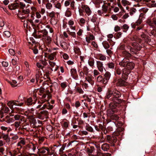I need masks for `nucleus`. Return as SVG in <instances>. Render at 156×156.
Segmentation results:
<instances>
[{
    "label": "nucleus",
    "instance_id": "5701e85b",
    "mask_svg": "<svg viewBox=\"0 0 156 156\" xmlns=\"http://www.w3.org/2000/svg\"><path fill=\"white\" fill-rule=\"evenodd\" d=\"M74 24V21L72 20H70L68 22V24L70 29L72 30H75L76 27L73 26Z\"/></svg>",
    "mask_w": 156,
    "mask_h": 156
},
{
    "label": "nucleus",
    "instance_id": "ddd939ff",
    "mask_svg": "<svg viewBox=\"0 0 156 156\" xmlns=\"http://www.w3.org/2000/svg\"><path fill=\"white\" fill-rule=\"evenodd\" d=\"M96 65L99 71L101 73H102L103 72L104 69H105L103 66V62L100 61H97Z\"/></svg>",
    "mask_w": 156,
    "mask_h": 156
},
{
    "label": "nucleus",
    "instance_id": "c03bdc74",
    "mask_svg": "<svg viewBox=\"0 0 156 156\" xmlns=\"http://www.w3.org/2000/svg\"><path fill=\"white\" fill-rule=\"evenodd\" d=\"M104 76L107 80H109L111 76V74L108 72H106L104 74Z\"/></svg>",
    "mask_w": 156,
    "mask_h": 156
},
{
    "label": "nucleus",
    "instance_id": "2eb2a0df",
    "mask_svg": "<svg viewBox=\"0 0 156 156\" xmlns=\"http://www.w3.org/2000/svg\"><path fill=\"white\" fill-rule=\"evenodd\" d=\"M81 8L84 10L86 14L89 16L91 14L92 11L89 7L87 5H82Z\"/></svg>",
    "mask_w": 156,
    "mask_h": 156
},
{
    "label": "nucleus",
    "instance_id": "338daca9",
    "mask_svg": "<svg viewBox=\"0 0 156 156\" xmlns=\"http://www.w3.org/2000/svg\"><path fill=\"white\" fill-rule=\"evenodd\" d=\"M19 6H20V8L22 9L25 8L26 5L23 2H20L19 3Z\"/></svg>",
    "mask_w": 156,
    "mask_h": 156
},
{
    "label": "nucleus",
    "instance_id": "de8ad7c7",
    "mask_svg": "<svg viewBox=\"0 0 156 156\" xmlns=\"http://www.w3.org/2000/svg\"><path fill=\"white\" fill-rule=\"evenodd\" d=\"M83 71L85 73L86 75H87L88 73L89 69L86 66H84L83 68Z\"/></svg>",
    "mask_w": 156,
    "mask_h": 156
},
{
    "label": "nucleus",
    "instance_id": "774afa93",
    "mask_svg": "<svg viewBox=\"0 0 156 156\" xmlns=\"http://www.w3.org/2000/svg\"><path fill=\"white\" fill-rule=\"evenodd\" d=\"M151 35L156 36V30H153L151 31L149 35L151 36Z\"/></svg>",
    "mask_w": 156,
    "mask_h": 156
},
{
    "label": "nucleus",
    "instance_id": "4468645a",
    "mask_svg": "<svg viewBox=\"0 0 156 156\" xmlns=\"http://www.w3.org/2000/svg\"><path fill=\"white\" fill-rule=\"evenodd\" d=\"M141 14L140 15L139 18L135 23H131V25L132 27L133 28H135L136 26H138L140 25L142 22V19L141 18Z\"/></svg>",
    "mask_w": 156,
    "mask_h": 156
},
{
    "label": "nucleus",
    "instance_id": "f257e3e1",
    "mask_svg": "<svg viewBox=\"0 0 156 156\" xmlns=\"http://www.w3.org/2000/svg\"><path fill=\"white\" fill-rule=\"evenodd\" d=\"M119 65L121 66L124 68L122 71V78L126 80L128 78L130 70L134 68V64L132 62L129 61L127 58H125L119 63Z\"/></svg>",
    "mask_w": 156,
    "mask_h": 156
},
{
    "label": "nucleus",
    "instance_id": "f704fd0d",
    "mask_svg": "<svg viewBox=\"0 0 156 156\" xmlns=\"http://www.w3.org/2000/svg\"><path fill=\"white\" fill-rule=\"evenodd\" d=\"M9 82L13 87H15L17 86L18 84H17V82L15 80H12Z\"/></svg>",
    "mask_w": 156,
    "mask_h": 156
},
{
    "label": "nucleus",
    "instance_id": "9b49d317",
    "mask_svg": "<svg viewBox=\"0 0 156 156\" xmlns=\"http://www.w3.org/2000/svg\"><path fill=\"white\" fill-rule=\"evenodd\" d=\"M147 23L152 27L156 26V18H150L147 20Z\"/></svg>",
    "mask_w": 156,
    "mask_h": 156
},
{
    "label": "nucleus",
    "instance_id": "3c124183",
    "mask_svg": "<svg viewBox=\"0 0 156 156\" xmlns=\"http://www.w3.org/2000/svg\"><path fill=\"white\" fill-rule=\"evenodd\" d=\"M72 13L71 11L69 10H67L65 13V16L68 17L70 16H71Z\"/></svg>",
    "mask_w": 156,
    "mask_h": 156
},
{
    "label": "nucleus",
    "instance_id": "a878e982",
    "mask_svg": "<svg viewBox=\"0 0 156 156\" xmlns=\"http://www.w3.org/2000/svg\"><path fill=\"white\" fill-rule=\"evenodd\" d=\"M94 39V36L92 35H90L86 37V41L88 43H90V41H92Z\"/></svg>",
    "mask_w": 156,
    "mask_h": 156
},
{
    "label": "nucleus",
    "instance_id": "bf43d9fd",
    "mask_svg": "<svg viewBox=\"0 0 156 156\" xmlns=\"http://www.w3.org/2000/svg\"><path fill=\"white\" fill-rule=\"evenodd\" d=\"M94 148L91 147L90 148H88L86 150L87 152L89 154H91L93 152Z\"/></svg>",
    "mask_w": 156,
    "mask_h": 156
},
{
    "label": "nucleus",
    "instance_id": "9d476101",
    "mask_svg": "<svg viewBox=\"0 0 156 156\" xmlns=\"http://www.w3.org/2000/svg\"><path fill=\"white\" fill-rule=\"evenodd\" d=\"M26 148L29 152H31L30 154L31 155H33L34 154V153L35 152L36 150V146L33 144L32 145L28 144L26 145Z\"/></svg>",
    "mask_w": 156,
    "mask_h": 156
},
{
    "label": "nucleus",
    "instance_id": "79ce46f5",
    "mask_svg": "<svg viewBox=\"0 0 156 156\" xmlns=\"http://www.w3.org/2000/svg\"><path fill=\"white\" fill-rule=\"evenodd\" d=\"M102 44L104 48L105 49H107L108 48L110 47L109 44H108V43L107 41H105L103 42L102 43Z\"/></svg>",
    "mask_w": 156,
    "mask_h": 156
},
{
    "label": "nucleus",
    "instance_id": "f8f14e48",
    "mask_svg": "<svg viewBox=\"0 0 156 156\" xmlns=\"http://www.w3.org/2000/svg\"><path fill=\"white\" fill-rule=\"evenodd\" d=\"M13 116V115H6L4 119H3V121L5 122L8 123L13 122L14 121V120L12 117Z\"/></svg>",
    "mask_w": 156,
    "mask_h": 156
},
{
    "label": "nucleus",
    "instance_id": "393cba45",
    "mask_svg": "<svg viewBox=\"0 0 156 156\" xmlns=\"http://www.w3.org/2000/svg\"><path fill=\"white\" fill-rule=\"evenodd\" d=\"M107 67L109 69H114L115 67V63L112 62H109L106 64Z\"/></svg>",
    "mask_w": 156,
    "mask_h": 156
},
{
    "label": "nucleus",
    "instance_id": "473e14b6",
    "mask_svg": "<svg viewBox=\"0 0 156 156\" xmlns=\"http://www.w3.org/2000/svg\"><path fill=\"white\" fill-rule=\"evenodd\" d=\"M21 123V121H16L15 122L14 124V125L16 129H17L18 128L19 130L21 128L20 126V124Z\"/></svg>",
    "mask_w": 156,
    "mask_h": 156
},
{
    "label": "nucleus",
    "instance_id": "a18cd8bd",
    "mask_svg": "<svg viewBox=\"0 0 156 156\" xmlns=\"http://www.w3.org/2000/svg\"><path fill=\"white\" fill-rule=\"evenodd\" d=\"M136 9L134 8L131 9L130 10V15L131 16H133L136 13Z\"/></svg>",
    "mask_w": 156,
    "mask_h": 156
},
{
    "label": "nucleus",
    "instance_id": "b1692460",
    "mask_svg": "<svg viewBox=\"0 0 156 156\" xmlns=\"http://www.w3.org/2000/svg\"><path fill=\"white\" fill-rule=\"evenodd\" d=\"M26 141L23 139H22L20 140V141L17 144V147H20L21 148L22 147V146L24 145L25 144Z\"/></svg>",
    "mask_w": 156,
    "mask_h": 156
},
{
    "label": "nucleus",
    "instance_id": "2f4dec72",
    "mask_svg": "<svg viewBox=\"0 0 156 156\" xmlns=\"http://www.w3.org/2000/svg\"><path fill=\"white\" fill-rule=\"evenodd\" d=\"M50 23L53 25H55L57 23L58 20L55 18H51L50 20Z\"/></svg>",
    "mask_w": 156,
    "mask_h": 156
},
{
    "label": "nucleus",
    "instance_id": "f3484780",
    "mask_svg": "<svg viewBox=\"0 0 156 156\" xmlns=\"http://www.w3.org/2000/svg\"><path fill=\"white\" fill-rule=\"evenodd\" d=\"M107 140L109 143L114 144L116 142L117 139L115 137L108 135L107 136Z\"/></svg>",
    "mask_w": 156,
    "mask_h": 156
},
{
    "label": "nucleus",
    "instance_id": "c85d7f7f",
    "mask_svg": "<svg viewBox=\"0 0 156 156\" xmlns=\"http://www.w3.org/2000/svg\"><path fill=\"white\" fill-rule=\"evenodd\" d=\"M109 148V145L107 143H105L101 146V149L104 151H107Z\"/></svg>",
    "mask_w": 156,
    "mask_h": 156
},
{
    "label": "nucleus",
    "instance_id": "e433bc0d",
    "mask_svg": "<svg viewBox=\"0 0 156 156\" xmlns=\"http://www.w3.org/2000/svg\"><path fill=\"white\" fill-rule=\"evenodd\" d=\"M41 72L40 70L37 69L36 70V79L37 81H38V79L41 75Z\"/></svg>",
    "mask_w": 156,
    "mask_h": 156
},
{
    "label": "nucleus",
    "instance_id": "e2e57ef3",
    "mask_svg": "<svg viewBox=\"0 0 156 156\" xmlns=\"http://www.w3.org/2000/svg\"><path fill=\"white\" fill-rule=\"evenodd\" d=\"M44 26L43 25L41 22L40 23H38L37 25V27L38 28V29H42Z\"/></svg>",
    "mask_w": 156,
    "mask_h": 156
},
{
    "label": "nucleus",
    "instance_id": "6ab92c4d",
    "mask_svg": "<svg viewBox=\"0 0 156 156\" xmlns=\"http://www.w3.org/2000/svg\"><path fill=\"white\" fill-rule=\"evenodd\" d=\"M42 3L45 4L46 7L48 9H51L52 7V5L49 2L48 0H43Z\"/></svg>",
    "mask_w": 156,
    "mask_h": 156
},
{
    "label": "nucleus",
    "instance_id": "c9c22d12",
    "mask_svg": "<svg viewBox=\"0 0 156 156\" xmlns=\"http://www.w3.org/2000/svg\"><path fill=\"white\" fill-rule=\"evenodd\" d=\"M122 4L124 6L129 5H130V2L126 0H122L121 1Z\"/></svg>",
    "mask_w": 156,
    "mask_h": 156
},
{
    "label": "nucleus",
    "instance_id": "ea45409f",
    "mask_svg": "<svg viewBox=\"0 0 156 156\" xmlns=\"http://www.w3.org/2000/svg\"><path fill=\"white\" fill-rule=\"evenodd\" d=\"M85 129L86 130L90 132H92L93 130L92 128L88 124L86 126Z\"/></svg>",
    "mask_w": 156,
    "mask_h": 156
},
{
    "label": "nucleus",
    "instance_id": "39448f33",
    "mask_svg": "<svg viewBox=\"0 0 156 156\" xmlns=\"http://www.w3.org/2000/svg\"><path fill=\"white\" fill-rule=\"evenodd\" d=\"M33 114L36 117L40 119H44V118H48V113L46 111H40L34 110V111Z\"/></svg>",
    "mask_w": 156,
    "mask_h": 156
},
{
    "label": "nucleus",
    "instance_id": "a211bd4d",
    "mask_svg": "<svg viewBox=\"0 0 156 156\" xmlns=\"http://www.w3.org/2000/svg\"><path fill=\"white\" fill-rule=\"evenodd\" d=\"M115 84L117 86L122 87L125 86L126 84V83L124 80L121 79H119L115 82Z\"/></svg>",
    "mask_w": 156,
    "mask_h": 156
},
{
    "label": "nucleus",
    "instance_id": "37998d69",
    "mask_svg": "<svg viewBox=\"0 0 156 156\" xmlns=\"http://www.w3.org/2000/svg\"><path fill=\"white\" fill-rule=\"evenodd\" d=\"M102 8L103 11L105 13H106L107 12L108 9V6H106V5H103Z\"/></svg>",
    "mask_w": 156,
    "mask_h": 156
},
{
    "label": "nucleus",
    "instance_id": "8fccbe9b",
    "mask_svg": "<svg viewBox=\"0 0 156 156\" xmlns=\"http://www.w3.org/2000/svg\"><path fill=\"white\" fill-rule=\"evenodd\" d=\"M18 58L16 57L15 58H13L12 60V62L13 65H15L16 64L17 61L18 60Z\"/></svg>",
    "mask_w": 156,
    "mask_h": 156
},
{
    "label": "nucleus",
    "instance_id": "72a5a7b5",
    "mask_svg": "<svg viewBox=\"0 0 156 156\" xmlns=\"http://www.w3.org/2000/svg\"><path fill=\"white\" fill-rule=\"evenodd\" d=\"M88 64L91 67L93 68L94 64V60L93 58H90L88 61Z\"/></svg>",
    "mask_w": 156,
    "mask_h": 156
},
{
    "label": "nucleus",
    "instance_id": "0e129e2a",
    "mask_svg": "<svg viewBox=\"0 0 156 156\" xmlns=\"http://www.w3.org/2000/svg\"><path fill=\"white\" fill-rule=\"evenodd\" d=\"M4 34L8 37H9L11 36V34L9 31H6L4 32Z\"/></svg>",
    "mask_w": 156,
    "mask_h": 156
},
{
    "label": "nucleus",
    "instance_id": "864d4df0",
    "mask_svg": "<svg viewBox=\"0 0 156 156\" xmlns=\"http://www.w3.org/2000/svg\"><path fill=\"white\" fill-rule=\"evenodd\" d=\"M118 0H108L111 3H112V8L113 7V6L114 5H115L117 4V1Z\"/></svg>",
    "mask_w": 156,
    "mask_h": 156
},
{
    "label": "nucleus",
    "instance_id": "0eeeda50",
    "mask_svg": "<svg viewBox=\"0 0 156 156\" xmlns=\"http://www.w3.org/2000/svg\"><path fill=\"white\" fill-rule=\"evenodd\" d=\"M30 12V9L27 8H25L23 9L22 12L19 13L18 16L19 18L23 19L27 17Z\"/></svg>",
    "mask_w": 156,
    "mask_h": 156
},
{
    "label": "nucleus",
    "instance_id": "6e6d98bb",
    "mask_svg": "<svg viewBox=\"0 0 156 156\" xmlns=\"http://www.w3.org/2000/svg\"><path fill=\"white\" fill-rule=\"evenodd\" d=\"M97 80L98 82L102 83V80H103L102 76L101 75L97 77Z\"/></svg>",
    "mask_w": 156,
    "mask_h": 156
},
{
    "label": "nucleus",
    "instance_id": "4be33fe9",
    "mask_svg": "<svg viewBox=\"0 0 156 156\" xmlns=\"http://www.w3.org/2000/svg\"><path fill=\"white\" fill-rule=\"evenodd\" d=\"M116 110H112L109 109L107 111V114L108 116L111 118V117L116 112Z\"/></svg>",
    "mask_w": 156,
    "mask_h": 156
},
{
    "label": "nucleus",
    "instance_id": "58836bf2",
    "mask_svg": "<svg viewBox=\"0 0 156 156\" xmlns=\"http://www.w3.org/2000/svg\"><path fill=\"white\" fill-rule=\"evenodd\" d=\"M105 97V98L107 99H109L110 97H111V98H112V91L111 90H108V92L107 93Z\"/></svg>",
    "mask_w": 156,
    "mask_h": 156
},
{
    "label": "nucleus",
    "instance_id": "13d9d810",
    "mask_svg": "<svg viewBox=\"0 0 156 156\" xmlns=\"http://www.w3.org/2000/svg\"><path fill=\"white\" fill-rule=\"evenodd\" d=\"M93 74L94 76H96L100 74V72L97 69H94L93 71Z\"/></svg>",
    "mask_w": 156,
    "mask_h": 156
},
{
    "label": "nucleus",
    "instance_id": "69168bd1",
    "mask_svg": "<svg viewBox=\"0 0 156 156\" xmlns=\"http://www.w3.org/2000/svg\"><path fill=\"white\" fill-rule=\"evenodd\" d=\"M9 109L7 107H5L3 108L1 111L2 113H7L9 111Z\"/></svg>",
    "mask_w": 156,
    "mask_h": 156
},
{
    "label": "nucleus",
    "instance_id": "dca6fc26",
    "mask_svg": "<svg viewBox=\"0 0 156 156\" xmlns=\"http://www.w3.org/2000/svg\"><path fill=\"white\" fill-rule=\"evenodd\" d=\"M70 73L73 78L75 80L78 79V76L76 69L74 68H72L70 70Z\"/></svg>",
    "mask_w": 156,
    "mask_h": 156
},
{
    "label": "nucleus",
    "instance_id": "7c9ffc66",
    "mask_svg": "<svg viewBox=\"0 0 156 156\" xmlns=\"http://www.w3.org/2000/svg\"><path fill=\"white\" fill-rule=\"evenodd\" d=\"M141 37L145 42H148L149 41V39L147 36L145 35L144 34H143L141 35Z\"/></svg>",
    "mask_w": 156,
    "mask_h": 156
},
{
    "label": "nucleus",
    "instance_id": "f03ea898",
    "mask_svg": "<svg viewBox=\"0 0 156 156\" xmlns=\"http://www.w3.org/2000/svg\"><path fill=\"white\" fill-rule=\"evenodd\" d=\"M131 40L133 42L132 44L133 47L131 48L130 49L131 54L126 51H124L123 52L124 56L127 57H130L131 54H137L138 51L140 50L141 48V45L138 44V43L140 44L141 43V40L138 38L137 36H134L131 38Z\"/></svg>",
    "mask_w": 156,
    "mask_h": 156
},
{
    "label": "nucleus",
    "instance_id": "a19ab883",
    "mask_svg": "<svg viewBox=\"0 0 156 156\" xmlns=\"http://www.w3.org/2000/svg\"><path fill=\"white\" fill-rule=\"evenodd\" d=\"M111 118L113 120L117 121L119 119V117L115 113L111 117Z\"/></svg>",
    "mask_w": 156,
    "mask_h": 156
},
{
    "label": "nucleus",
    "instance_id": "603ef678",
    "mask_svg": "<svg viewBox=\"0 0 156 156\" xmlns=\"http://www.w3.org/2000/svg\"><path fill=\"white\" fill-rule=\"evenodd\" d=\"M46 28H47L48 29V30L50 33H53V32H54L53 30V28L52 27H51L49 25H46Z\"/></svg>",
    "mask_w": 156,
    "mask_h": 156
},
{
    "label": "nucleus",
    "instance_id": "7ed1b4c3",
    "mask_svg": "<svg viewBox=\"0 0 156 156\" xmlns=\"http://www.w3.org/2000/svg\"><path fill=\"white\" fill-rule=\"evenodd\" d=\"M24 101H25L24 98L23 96H20L17 100L10 101L8 102L7 105L12 109V113H18L19 112L20 109L16 106L21 107L23 106L24 104Z\"/></svg>",
    "mask_w": 156,
    "mask_h": 156
},
{
    "label": "nucleus",
    "instance_id": "bb28decb",
    "mask_svg": "<svg viewBox=\"0 0 156 156\" xmlns=\"http://www.w3.org/2000/svg\"><path fill=\"white\" fill-rule=\"evenodd\" d=\"M56 55V53L55 52H53L48 56V58L50 60H53L54 59Z\"/></svg>",
    "mask_w": 156,
    "mask_h": 156
},
{
    "label": "nucleus",
    "instance_id": "aec40b11",
    "mask_svg": "<svg viewBox=\"0 0 156 156\" xmlns=\"http://www.w3.org/2000/svg\"><path fill=\"white\" fill-rule=\"evenodd\" d=\"M120 103H116L115 102L113 101L109 105V108L111 109L114 110L118 106V105Z\"/></svg>",
    "mask_w": 156,
    "mask_h": 156
},
{
    "label": "nucleus",
    "instance_id": "20e7f679",
    "mask_svg": "<svg viewBox=\"0 0 156 156\" xmlns=\"http://www.w3.org/2000/svg\"><path fill=\"white\" fill-rule=\"evenodd\" d=\"M39 95L41 96V100L38 101V103L43 104L44 102L48 101L51 95L48 90H45L43 87H41L37 90Z\"/></svg>",
    "mask_w": 156,
    "mask_h": 156
},
{
    "label": "nucleus",
    "instance_id": "5fc2aeb1",
    "mask_svg": "<svg viewBox=\"0 0 156 156\" xmlns=\"http://www.w3.org/2000/svg\"><path fill=\"white\" fill-rule=\"evenodd\" d=\"M18 138V136L17 134H15V135H13V136L11 137V139L13 141L17 140Z\"/></svg>",
    "mask_w": 156,
    "mask_h": 156
},
{
    "label": "nucleus",
    "instance_id": "cd10ccee",
    "mask_svg": "<svg viewBox=\"0 0 156 156\" xmlns=\"http://www.w3.org/2000/svg\"><path fill=\"white\" fill-rule=\"evenodd\" d=\"M38 151L41 153L44 154L46 152V151L48 152L49 151V149L48 148H45L44 147L40 149H38Z\"/></svg>",
    "mask_w": 156,
    "mask_h": 156
},
{
    "label": "nucleus",
    "instance_id": "4c0bfd02",
    "mask_svg": "<svg viewBox=\"0 0 156 156\" xmlns=\"http://www.w3.org/2000/svg\"><path fill=\"white\" fill-rule=\"evenodd\" d=\"M97 58L98 59L101 60L105 61L106 59V57L105 55L101 54H100L98 56Z\"/></svg>",
    "mask_w": 156,
    "mask_h": 156
},
{
    "label": "nucleus",
    "instance_id": "052dcab7",
    "mask_svg": "<svg viewBox=\"0 0 156 156\" xmlns=\"http://www.w3.org/2000/svg\"><path fill=\"white\" fill-rule=\"evenodd\" d=\"M69 34L73 38H76V34L74 32H69Z\"/></svg>",
    "mask_w": 156,
    "mask_h": 156
},
{
    "label": "nucleus",
    "instance_id": "49530a36",
    "mask_svg": "<svg viewBox=\"0 0 156 156\" xmlns=\"http://www.w3.org/2000/svg\"><path fill=\"white\" fill-rule=\"evenodd\" d=\"M45 38H43L42 39L43 40H44L46 42L48 43H49L51 41V38L49 37L48 35L46 36V37H45Z\"/></svg>",
    "mask_w": 156,
    "mask_h": 156
},
{
    "label": "nucleus",
    "instance_id": "1a4fd4ad",
    "mask_svg": "<svg viewBox=\"0 0 156 156\" xmlns=\"http://www.w3.org/2000/svg\"><path fill=\"white\" fill-rule=\"evenodd\" d=\"M48 32L45 29L39 30L37 33V35L38 36L39 38L41 37L42 38H45L48 36Z\"/></svg>",
    "mask_w": 156,
    "mask_h": 156
},
{
    "label": "nucleus",
    "instance_id": "c756f323",
    "mask_svg": "<svg viewBox=\"0 0 156 156\" xmlns=\"http://www.w3.org/2000/svg\"><path fill=\"white\" fill-rule=\"evenodd\" d=\"M25 103L28 105H32L33 103L32 98H27V100L25 101Z\"/></svg>",
    "mask_w": 156,
    "mask_h": 156
},
{
    "label": "nucleus",
    "instance_id": "4d7b16f0",
    "mask_svg": "<svg viewBox=\"0 0 156 156\" xmlns=\"http://www.w3.org/2000/svg\"><path fill=\"white\" fill-rule=\"evenodd\" d=\"M30 41L28 40V43L29 44H31L32 45L35 42V41L32 37H30Z\"/></svg>",
    "mask_w": 156,
    "mask_h": 156
},
{
    "label": "nucleus",
    "instance_id": "6e6552de",
    "mask_svg": "<svg viewBox=\"0 0 156 156\" xmlns=\"http://www.w3.org/2000/svg\"><path fill=\"white\" fill-rule=\"evenodd\" d=\"M39 104H40L37 106V108H40L41 109H44L46 108L48 109H52L53 107V106L50 105L49 103L44 104L42 106V104H43L40 103Z\"/></svg>",
    "mask_w": 156,
    "mask_h": 156
},
{
    "label": "nucleus",
    "instance_id": "09e8293b",
    "mask_svg": "<svg viewBox=\"0 0 156 156\" xmlns=\"http://www.w3.org/2000/svg\"><path fill=\"white\" fill-rule=\"evenodd\" d=\"M61 46L64 49H66L67 47V44L64 42H62L60 43Z\"/></svg>",
    "mask_w": 156,
    "mask_h": 156
},
{
    "label": "nucleus",
    "instance_id": "412c9836",
    "mask_svg": "<svg viewBox=\"0 0 156 156\" xmlns=\"http://www.w3.org/2000/svg\"><path fill=\"white\" fill-rule=\"evenodd\" d=\"M86 76H87L86 77V80L91 85H93L94 84V82L91 78V75L90 74H89L87 75Z\"/></svg>",
    "mask_w": 156,
    "mask_h": 156
},
{
    "label": "nucleus",
    "instance_id": "680f3d73",
    "mask_svg": "<svg viewBox=\"0 0 156 156\" xmlns=\"http://www.w3.org/2000/svg\"><path fill=\"white\" fill-rule=\"evenodd\" d=\"M5 116L4 115V114H3V113L2 112V111H1L0 112V118H1V119H0V120L1 121L3 122V119H4V118L5 117Z\"/></svg>",
    "mask_w": 156,
    "mask_h": 156
},
{
    "label": "nucleus",
    "instance_id": "423d86ee",
    "mask_svg": "<svg viewBox=\"0 0 156 156\" xmlns=\"http://www.w3.org/2000/svg\"><path fill=\"white\" fill-rule=\"evenodd\" d=\"M112 97L110 99L113 101L117 103H120L122 102V100L119 98L121 96L120 93L116 90H113L112 92Z\"/></svg>",
    "mask_w": 156,
    "mask_h": 156
}]
</instances>
